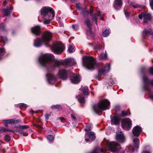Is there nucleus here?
<instances>
[{
    "label": "nucleus",
    "mask_w": 153,
    "mask_h": 153,
    "mask_svg": "<svg viewBox=\"0 0 153 153\" xmlns=\"http://www.w3.org/2000/svg\"><path fill=\"white\" fill-rule=\"evenodd\" d=\"M68 51L69 53H71L75 51V49L73 46L70 45L69 46Z\"/></svg>",
    "instance_id": "nucleus-31"
},
{
    "label": "nucleus",
    "mask_w": 153,
    "mask_h": 153,
    "mask_svg": "<svg viewBox=\"0 0 153 153\" xmlns=\"http://www.w3.org/2000/svg\"><path fill=\"white\" fill-rule=\"evenodd\" d=\"M107 57V53L105 51V53H102L98 56V58L100 59H106Z\"/></svg>",
    "instance_id": "nucleus-22"
},
{
    "label": "nucleus",
    "mask_w": 153,
    "mask_h": 153,
    "mask_svg": "<svg viewBox=\"0 0 153 153\" xmlns=\"http://www.w3.org/2000/svg\"><path fill=\"white\" fill-rule=\"evenodd\" d=\"M9 131H11V132H14V131H12V130H9Z\"/></svg>",
    "instance_id": "nucleus-51"
},
{
    "label": "nucleus",
    "mask_w": 153,
    "mask_h": 153,
    "mask_svg": "<svg viewBox=\"0 0 153 153\" xmlns=\"http://www.w3.org/2000/svg\"><path fill=\"white\" fill-rule=\"evenodd\" d=\"M61 107V106L59 105H53L51 106V108L53 109H59Z\"/></svg>",
    "instance_id": "nucleus-36"
},
{
    "label": "nucleus",
    "mask_w": 153,
    "mask_h": 153,
    "mask_svg": "<svg viewBox=\"0 0 153 153\" xmlns=\"http://www.w3.org/2000/svg\"><path fill=\"white\" fill-rule=\"evenodd\" d=\"M3 12L4 13V15L3 16V17H4L5 16H8L10 12L8 7H7L5 9H3Z\"/></svg>",
    "instance_id": "nucleus-25"
},
{
    "label": "nucleus",
    "mask_w": 153,
    "mask_h": 153,
    "mask_svg": "<svg viewBox=\"0 0 153 153\" xmlns=\"http://www.w3.org/2000/svg\"><path fill=\"white\" fill-rule=\"evenodd\" d=\"M142 131L141 128L138 126L134 127L132 130V133L133 135L136 137L140 135Z\"/></svg>",
    "instance_id": "nucleus-14"
},
{
    "label": "nucleus",
    "mask_w": 153,
    "mask_h": 153,
    "mask_svg": "<svg viewBox=\"0 0 153 153\" xmlns=\"http://www.w3.org/2000/svg\"><path fill=\"white\" fill-rule=\"evenodd\" d=\"M52 36V33L48 31L45 32L42 36V42H41L40 39L36 38L34 41V45L37 47L40 46L44 42H47L50 41Z\"/></svg>",
    "instance_id": "nucleus-5"
},
{
    "label": "nucleus",
    "mask_w": 153,
    "mask_h": 153,
    "mask_svg": "<svg viewBox=\"0 0 153 153\" xmlns=\"http://www.w3.org/2000/svg\"><path fill=\"white\" fill-rule=\"evenodd\" d=\"M51 49L55 53L60 54L64 51L65 47L62 43L57 42L53 44Z\"/></svg>",
    "instance_id": "nucleus-7"
},
{
    "label": "nucleus",
    "mask_w": 153,
    "mask_h": 153,
    "mask_svg": "<svg viewBox=\"0 0 153 153\" xmlns=\"http://www.w3.org/2000/svg\"><path fill=\"white\" fill-rule=\"evenodd\" d=\"M51 114H46L45 115L46 120H48Z\"/></svg>",
    "instance_id": "nucleus-43"
},
{
    "label": "nucleus",
    "mask_w": 153,
    "mask_h": 153,
    "mask_svg": "<svg viewBox=\"0 0 153 153\" xmlns=\"http://www.w3.org/2000/svg\"><path fill=\"white\" fill-rule=\"evenodd\" d=\"M71 117L74 120H76V115L75 114H71Z\"/></svg>",
    "instance_id": "nucleus-42"
},
{
    "label": "nucleus",
    "mask_w": 153,
    "mask_h": 153,
    "mask_svg": "<svg viewBox=\"0 0 153 153\" xmlns=\"http://www.w3.org/2000/svg\"><path fill=\"white\" fill-rule=\"evenodd\" d=\"M3 121L5 123L7 124L9 123L12 125L14 124L17 123L19 122L18 120H16L14 119L8 120H3Z\"/></svg>",
    "instance_id": "nucleus-21"
},
{
    "label": "nucleus",
    "mask_w": 153,
    "mask_h": 153,
    "mask_svg": "<svg viewBox=\"0 0 153 153\" xmlns=\"http://www.w3.org/2000/svg\"><path fill=\"white\" fill-rule=\"evenodd\" d=\"M143 15L141 14H140L138 16V17H139V18L140 19H142L143 17Z\"/></svg>",
    "instance_id": "nucleus-48"
},
{
    "label": "nucleus",
    "mask_w": 153,
    "mask_h": 153,
    "mask_svg": "<svg viewBox=\"0 0 153 153\" xmlns=\"http://www.w3.org/2000/svg\"><path fill=\"white\" fill-rule=\"evenodd\" d=\"M34 112L36 113H37V111H34Z\"/></svg>",
    "instance_id": "nucleus-53"
},
{
    "label": "nucleus",
    "mask_w": 153,
    "mask_h": 153,
    "mask_svg": "<svg viewBox=\"0 0 153 153\" xmlns=\"http://www.w3.org/2000/svg\"><path fill=\"white\" fill-rule=\"evenodd\" d=\"M31 30L32 33L36 35H38L40 33V28L39 26H36L31 28Z\"/></svg>",
    "instance_id": "nucleus-18"
},
{
    "label": "nucleus",
    "mask_w": 153,
    "mask_h": 153,
    "mask_svg": "<svg viewBox=\"0 0 153 153\" xmlns=\"http://www.w3.org/2000/svg\"><path fill=\"white\" fill-rule=\"evenodd\" d=\"M95 135L94 132L91 131L86 133L85 134V140L87 142L91 141L95 139Z\"/></svg>",
    "instance_id": "nucleus-12"
},
{
    "label": "nucleus",
    "mask_w": 153,
    "mask_h": 153,
    "mask_svg": "<svg viewBox=\"0 0 153 153\" xmlns=\"http://www.w3.org/2000/svg\"><path fill=\"white\" fill-rule=\"evenodd\" d=\"M142 153H150L148 151H144L143 152H142Z\"/></svg>",
    "instance_id": "nucleus-50"
},
{
    "label": "nucleus",
    "mask_w": 153,
    "mask_h": 153,
    "mask_svg": "<svg viewBox=\"0 0 153 153\" xmlns=\"http://www.w3.org/2000/svg\"><path fill=\"white\" fill-rule=\"evenodd\" d=\"M110 65L107 63L104 65H102V68H99L98 70L99 74L101 75H105L110 70Z\"/></svg>",
    "instance_id": "nucleus-10"
},
{
    "label": "nucleus",
    "mask_w": 153,
    "mask_h": 153,
    "mask_svg": "<svg viewBox=\"0 0 153 153\" xmlns=\"http://www.w3.org/2000/svg\"><path fill=\"white\" fill-rule=\"evenodd\" d=\"M4 139L7 142L10 141L11 139L10 136L8 135H6L4 136Z\"/></svg>",
    "instance_id": "nucleus-35"
},
{
    "label": "nucleus",
    "mask_w": 153,
    "mask_h": 153,
    "mask_svg": "<svg viewBox=\"0 0 153 153\" xmlns=\"http://www.w3.org/2000/svg\"><path fill=\"white\" fill-rule=\"evenodd\" d=\"M125 14L126 18L128 19L129 18V13L128 12H125Z\"/></svg>",
    "instance_id": "nucleus-44"
},
{
    "label": "nucleus",
    "mask_w": 153,
    "mask_h": 153,
    "mask_svg": "<svg viewBox=\"0 0 153 153\" xmlns=\"http://www.w3.org/2000/svg\"><path fill=\"white\" fill-rule=\"evenodd\" d=\"M111 122L114 124H117L119 123V120L117 117L114 116L111 119Z\"/></svg>",
    "instance_id": "nucleus-24"
},
{
    "label": "nucleus",
    "mask_w": 153,
    "mask_h": 153,
    "mask_svg": "<svg viewBox=\"0 0 153 153\" xmlns=\"http://www.w3.org/2000/svg\"><path fill=\"white\" fill-rule=\"evenodd\" d=\"M19 127L22 129H25L29 128L28 125L20 126Z\"/></svg>",
    "instance_id": "nucleus-39"
},
{
    "label": "nucleus",
    "mask_w": 153,
    "mask_h": 153,
    "mask_svg": "<svg viewBox=\"0 0 153 153\" xmlns=\"http://www.w3.org/2000/svg\"><path fill=\"white\" fill-rule=\"evenodd\" d=\"M79 101L80 103H84L85 102V100L84 98L81 96H79L78 98Z\"/></svg>",
    "instance_id": "nucleus-34"
},
{
    "label": "nucleus",
    "mask_w": 153,
    "mask_h": 153,
    "mask_svg": "<svg viewBox=\"0 0 153 153\" xmlns=\"http://www.w3.org/2000/svg\"><path fill=\"white\" fill-rule=\"evenodd\" d=\"M131 3V6H132V7H134V8H136L137 7L136 6H134L133 5V4L132 2H131L130 3Z\"/></svg>",
    "instance_id": "nucleus-49"
},
{
    "label": "nucleus",
    "mask_w": 153,
    "mask_h": 153,
    "mask_svg": "<svg viewBox=\"0 0 153 153\" xmlns=\"http://www.w3.org/2000/svg\"><path fill=\"white\" fill-rule=\"evenodd\" d=\"M39 61L42 66L49 67L52 70L56 67L60 68L64 66H71L76 64L75 61L73 58L67 59L65 60L53 59V56L49 54L40 56Z\"/></svg>",
    "instance_id": "nucleus-1"
},
{
    "label": "nucleus",
    "mask_w": 153,
    "mask_h": 153,
    "mask_svg": "<svg viewBox=\"0 0 153 153\" xmlns=\"http://www.w3.org/2000/svg\"><path fill=\"white\" fill-rule=\"evenodd\" d=\"M123 4L122 0H115L113 5V7L116 10L120 9Z\"/></svg>",
    "instance_id": "nucleus-13"
},
{
    "label": "nucleus",
    "mask_w": 153,
    "mask_h": 153,
    "mask_svg": "<svg viewBox=\"0 0 153 153\" xmlns=\"http://www.w3.org/2000/svg\"><path fill=\"white\" fill-rule=\"evenodd\" d=\"M5 126H7V124H5Z\"/></svg>",
    "instance_id": "nucleus-54"
},
{
    "label": "nucleus",
    "mask_w": 153,
    "mask_h": 153,
    "mask_svg": "<svg viewBox=\"0 0 153 153\" xmlns=\"http://www.w3.org/2000/svg\"><path fill=\"white\" fill-rule=\"evenodd\" d=\"M133 142L134 143V147L132 148V151L134 152L138 148L139 146L140 140L137 138H133Z\"/></svg>",
    "instance_id": "nucleus-19"
},
{
    "label": "nucleus",
    "mask_w": 153,
    "mask_h": 153,
    "mask_svg": "<svg viewBox=\"0 0 153 153\" xmlns=\"http://www.w3.org/2000/svg\"><path fill=\"white\" fill-rule=\"evenodd\" d=\"M85 23L86 24L89 30L91 31V25L90 24V21L89 19H87L85 21Z\"/></svg>",
    "instance_id": "nucleus-27"
},
{
    "label": "nucleus",
    "mask_w": 153,
    "mask_h": 153,
    "mask_svg": "<svg viewBox=\"0 0 153 153\" xmlns=\"http://www.w3.org/2000/svg\"><path fill=\"white\" fill-rule=\"evenodd\" d=\"M143 17L144 19L147 20L149 19L150 18V15L148 14L144 15Z\"/></svg>",
    "instance_id": "nucleus-37"
},
{
    "label": "nucleus",
    "mask_w": 153,
    "mask_h": 153,
    "mask_svg": "<svg viewBox=\"0 0 153 153\" xmlns=\"http://www.w3.org/2000/svg\"><path fill=\"white\" fill-rule=\"evenodd\" d=\"M92 125L90 124H86V128L85 129V131H88L91 130L92 129Z\"/></svg>",
    "instance_id": "nucleus-26"
},
{
    "label": "nucleus",
    "mask_w": 153,
    "mask_h": 153,
    "mask_svg": "<svg viewBox=\"0 0 153 153\" xmlns=\"http://www.w3.org/2000/svg\"><path fill=\"white\" fill-rule=\"evenodd\" d=\"M71 82L74 84L79 83L80 81V76L77 74H74L70 79Z\"/></svg>",
    "instance_id": "nucleus-16"
},
{
    "label": "nucleus",
    "mask_w": 153,
    "mask_h": 153,
    "mask_svg": "<svg viewBox=\"0 0 153 153\" xmlns=\"http://www.w3.org/2000/svg\"><path fill=\"white\" fill-rule=\"evenodd\" d=\"M0 28H1V27H0Z\"/></svg>",
    "instance_id": "nucleus-58"
},
{
    "label": "nucleus",
    "mask_w": 153,
    "mask_h": 153,
    "mask_svg": "<svg viewBox=\"0 0 153 153\" xmlns=\"http://www.w3.org/2000/svg\"><path fill=\"white\" fill-rule=\"evenodd\" d=\"M128 115V113L125 111H123L122 112V116L124 117Z\"/></svg>",
    "instance_id": "nucleus-38"
},
{
    "label": "nucleus",
    "mask_w": 153,
    "mask_h": 153,
    "mask_svg": "<svg viewBox=\"0 0 153 153\" xmlns=\"http://www.w3.org/2000/svg\"><path fill=\"white\" fill-rule=\"evenodd\" d=\"M143 33L144 36H149L150 34L152 35H153V30L151 29H149L148 30L145 29L143 31Z\"/></svg>",
    "instance_id": "nucleus-23"
},
{
    "label": "nucleus",
    "mask_w": 153,
    "mask_h": 153,
    "mask_svg": "<svg viewBox=\"0 0 153 153\" xmlns=\"http://www.w3.org/2000/svg\"><path fill=\"white\" fill-rule=\"evenodd\" d=\"M110 102L107 100H102L93 106L94 111L97 113L101 112L103 110L108 109Z\"/></svg>",
    "instance_id": "nucleus-4"
},
{
    "label": "nucleus",
    "mask_w": 153,
    "mask_h": 153,
    "mask_svg": "<svg viewBox=\"0 0 153 153\" xmlns=\"http://www.w3.org/2000/svg\"><path fill=\"white\" fill-rule=\"evenodd\" d=\"M106 150L105 149L97 147L95 148L91 153H105Z\"/></svg>",
    "instance_id": "nucleus-20"
},
{
    "label": "nucleus",
    "mask_w": 153,
    "mask_h": 153,
    "mask_svg": "<svg viewBox=\"0 0 153 153\" xmlns=\"http://www.w3.org/2000/svg\"><path fill=\"white\" fill-rule=\"evenodd\" d=\"M83 65L87 68L91 70H94L98 66L94 58L87 56L83 57Z\"/></svg>",
    "instance_id": "nucleus-3"
},
{
    "label": "nucleus",
    "mask_w": 153,
    "mask_h": 153,
    "mask_svg": "<svg viewBox=\"0 0 153 153\" xmlns=\"http://www.w3.org/2000/svg\"><path fill=\"white\" fill-rule=\"evenodd\" d=\"M48 82L50 84H53L55 83L56 78L55 76L51 74H47L46 75Z\"/></svg>",
    "instance_id": "nucleus-17"
},
{
    "label": "nucleus",
    "mask_w": 153,
    "mask_h": 153,
    "mask_svg": "<svg viewBox=\"0 0 153 153\" xmlns=\"http://www.w3.org/2000/svg\"><path fill=\"white\" fill-rule=\"evenodd\" d=\"M0 142H1V143H2V142L1 140H0Z\"/></svg>",
    "instance_id": "nucleus-56"
},
{
    "label": "nucleus",
    "mask_w": 153,
    "mask_h": 153,
    "mask_svg": "<svg viewBox=\"0 0 153 153\" xmlns=\"http://www.w3.org/2000/svg\"><path fill=\"white\" fill-rule=\"evenodd\" d=\"M76 8H79V7H78V6L77 5H76Z\"/></svg>",
    "instance_id": "nucleus-52"
},
{
    "label": "nucleus",
    "mask_w": 153,
    "mask_h": 153,
    "mask_svg": "<svg viewBox=\"0 0 153 153\" xmlns=\"http://www.w3.org/2000/svg\"><path fill=\"white\" fill-rule=\"evenodd\" d=\"M116 140L120 143H123L125 140V137L122 132L118 131L116 132Z\"/></svg>",
    "instance_id": "nucleus-11"
},
{
    "label": "nucleus",
    "mask_w": 153,
    "mask_h": 153,
    "mask_svg": "<svg viewBox=\"0 0 153 153\" xmlns=\"http://www.w3.org/2000/svg\"><path fill=\"white\" fill-rule=\"evenodd\" d=\"M149 71L153 75V67H151L150 68Z\"/></svg>",
    "instance_id": "nucleus-46"
},
{
    "label": "nucleus",
    "mask_w": 153,
    "mask_h": 153,
    "mask_svg": "<svg viewBox=\"0 0 153 153\" xmlns=\"http://www.w3.org/2000/svg\"><path fill=\"white\" fill-rule=\"evenodd\" d=\"M9 130L6 129L5 128H2L1 129V131L3 132H6L9 131Z\"/></svg>",
    "instance_id": "nucleus-47"
},
{
    "label": "nucleus",
    "mask_w": 153,
    "mask_h": 153,
    "mask_svg": "<svg viewBox=\"0 0 153 153\" xmlns=\"http://www.w3.org/2000/svg\"><path fill=\"white\" fill-rule=\"evenodd\" d=\"M21 133V134H23V132H21V133Z\"/></svg>",
    "instance_id": "nucleus-55"
},
{
    "label": "nucleus",
    "mask_w": 153,
    "mask_h": 153,
    "mask_svg": "<svg viewBox=\"0 0 153 153\" xmlns=\"http://www.w3.org/2000/svg\"><path fill=\"white\" fill-rule=\"evenodd\" d=\"M143 80L144 83L143 86L144 88L149 92L150 98L151 99L153 100V95L151 93V86H153V79L150 81L146 77L144 76L143 77Z\"/></svg>",
    "instance_id": "nucleus-6"
},
{
    "label": "nucleus",
    "mask_w": 153,
    "mask_h": 153,
    "mask_svg": "<svg viewBox=\"0 0 153 153\" xmlns=\"http://www.w3.org/2000/svg\"><path fill=\"white\" fill-rule=\"evenodd\" d=\"M109 30L108 29H106L103 32L102 35L104 37H107L110 33Z\"/></svg>",
    "instance_id": "nucleus-29"
},
{
    "label": "nucleus",
    "mask_w": 153,
    "mask_h": 153,
    "mask_svg": "<svg viewBox=\"0 0 153 153\" xmlns=\"http://www.w3.org/2000/svg\"><path fill=\"white\" fill-rule=\"evenodd\" d=\"M47 138L50 142H51L54 140V137L52 135H49L47 136Z\"/></svg>",
    "instance_id": "nucleus-33"
},
{
    "label": "nucleus",
    "mask_w": 153,
    "mask_h": 153,
    "mask_svg": "<svg viewBox=\"0 0 153 153\" xmlns=\"http://www.w3.org/2000/svg\"><path fill=\"white\" fill-rule=\"evenodd\" d=\"M41 14L43 18L45 20L44 22L45 24H49L55 15L54 10L50 7L43 8L41 11Z\"/></svg>",
    "instance_id": "nucleus-2"
},
{
    "label": "nucleus",
    "mask_w": 153,
    "mask_h": 153,
    "mask_svg": "<svg viewBox=\"0 0 153 153\" xmlns=\"http://www.w3.org/2000/svg\"><path fill=\"white\" fill-rule=\"evenodd\" d=\"M150 5L151 8L153 10V0H150Z\"/></svg>",
    "instance_id": "nucleus-41"
},
{
    "label": "nucleus",
    "mask_w": 153,
    "mask_h": 153,
    "mask_svg": "<svg viewBox=\"0 0 153 153\" xmlns=\"http://www.w3.org/2000/svg\"><path fill=\"white\" fill-rule=\"evenodd\" d=\"M83 93L85 95H87L88 94V88L86 87L82 89Z\"/></svg>",
    "instance_id": "nucleus-30"
},
{
    "label": "nucleus",
    "mask_w": 153,
    "mask_h": 153,
    "mask_svg": "<svg viewBox=\"0 0 153 153\" xmlns=\"http://www.w3.org/2000/svg\"><path fill=\"white\" fill-rule=\"evenodd\" d=\"M82 13L84 16H85L86 15H88V12L87 9L85 8L82 10Z\"/></svg>",
    "instance_id": "nucleus-32"
},
{
    "label": "nucleus",
    "mask_w": 153,
    "mask_h": 153,
    "mask_svg": "<svg viewBox=\"0 0 153 153\" xmlns=\"http://www.w3.org/2000/svg\"><path fill=\"white\" fill-rule=\"evenodd\" d=\"M58 75L63 80L66 79L68 78L67 73L65 70H60L59 71Z\"/></svg>",
    "instance_id": "nucleus-15"
},
{
    "label": "nucleus",
    "mask_w": 153,
    "mask_h": 153,
    "mask_svg": "<svg viewBox=\"0 0 153 153\" xmlns=\"http://www.w3.org/2000/svg\"><path fill=\"white\" fill-rule=\"evenodd\" d=\"M1 29H3V28H1Z\"/></svg>",
    "instance_id": "nucleus-57"
},
{
    "label": "nucleus",
    "mask_w": 153,
    "mask_h": 153,
    "mask_svg": "<svg viewBox=\"0 0 153 153\" xmlns=\"http://www.w3.org/2000/svg\"><path fill=\"white\" fill-rule=\"evenodd\" d=\"M132 125L131 120L129 118H126L122 120V127L126 130H128L130 128Z\"/></svg>",
    "instance_id": "nucleus-8"
},
{
    "label": "nucleus",
    "mask_w": 153,
    "mask_h": 153,
    "mask_svg": "<svg viewBox=\"0 0 153 153\" xmlns=\"http://www.w3.org/2000/svg\"><path fill=\"white\" fill-rule=\"evenodd\" d=\"M27 106H28L27 105L23 103H19L18 105V107L22 108H26Z\"/></svg>",
    "instance_id": "nucleus-28"
},
{
    "label": "nucleus",
    "mask_w": 153,
    "mask_h": 153,
    "mask_svg": "<svg viewBox=\"0 0 153 153\" xmlns=\"http://www.w3.org/2000/svg\"><path fill=\"white\" fill-rule=\"evenodd\" d=\"M93 7L91 6L90 9V14L93 18V19H95V23L96 25H97V20L95 18L97 16H98L100 17V19L101 20H103V14L101 13V12H100L98 9H97V13H93Z\"/></svg>",
    "instance_id": "nucleus-9"
},
{
    "label": "nucleus",
    "mask_w": 153,
    "mask_h": 153,
    "mask_svg": "<svg viewBox=\"0 0 153 153\" xmlns=\"http://www.w3.org/2000/svg\"><path fill=\"white\" fill-rule=\"evenodd\" d=\"M34 126H35L37 128H39V129H41V128H43L42 127V126H40V125H36V124H34Z\"/></svg>",
    "instance_id": "nucleus-45"
},
{
    "label": "nucleus",
    "mask_w": 153,
    "mask_h": 153,
    "mask_svg": "<svg viewBox=\"0 0 153 153\" xmlns=\"http://www.w3.org/2000/svg\"><path fill=\"white\" fill-rule=\"evenodd\" d=\"M72 28L74 30H77L78 28V26L77 25H72Z\"/></svg>",
    "instance_id": "nucleus-40"
}]
</instances>
